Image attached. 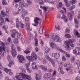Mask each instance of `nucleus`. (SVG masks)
<instances>
[{"label": "nucleus", "mask_w": 80, "mask_h": 80, "mask_svg": "<svg viewBox=\"0 0 80 80\" xmlns=\"http://www.w3.org/2000/svg\"><path fill=\"white\" fill-rule=\"evenodd\" d=\"M74 64L75 65H78V67H77V69L78 70H80V61H77L74 62Z\"/></svg>", "instance_id": "nucleus-16"}, {"label": "nucleus", "mask_w": 80, "mask_h": 80, "mask_svg": "<svg viewBox=\"0 0 80 80\" xmlns=\"http://www.w3.org/2000/svg\"><path fill=\"white\" fill-rule=\"evenodd\" d=\"M3 28H4L5 30H7V28H8V27L6 25H4L3 27Z\"/></svg>", "instance_id": "nucleus-56"}, {"label": "nucleus", "mask_w": 80, "mask_h": 80, "mask_svg": "<svg viewBox=\"0 0 80 80\" xmlns=\"http://www.w3.org/2000/svg\"><path fill=\"white\" fill-rule=\"evenodd\" d=\"M21 40L22 43H25V40H24V39L23 38H21Z\"/></svg>", "instance_id": "nucleus-57"}, {"label": "nucleus", "mask_w": 80, "mask_h": 80, "mask_svg": "<svg viewBox=\"0 0 80 80\" xmlns=\"http://www.w3.org/2000/svg\"><path fill=\"white\" fill-rule=\"evenodd\" d=\"M72 68H73V67H72V66H69L68 68H66V70L68 72V70H72Z\"/></svg>", "instance_id": "nucleus-50"}, {"label": "nucleus", "mask_w": 80, "mask_h": 80, "mask_svg": "<svg viewBox=\"0 0 80 80\" xmlns=\"http://www.w3.org/2000/svg\"><path fill=\"white\" fill-rule=\"evenodd\" d=\"M55 28L56 29H57L58 30H60V26L59 25H58V26H56V25H55Z\"/></svg>", "instance_id": "nucleus-41"}, {"label": "nucleus", "mask_w": 80, "mask_h": 80, "mask_svg": "<svg viewBox=\"0 0 80 80\" xmlns=\"http://www.w3.org/2000/svg\"><path fill=\"white\" fill-rule=\"evenodd\" d=\"M31 57L36 60L37 58V56L36 55L35 52L33 51H32L31 53Z\"/></svg>", "instance_id": "nucleus-17"}, {"label": "nucleus", "mask_w": 80, "mask_h": 80, "mask_svg": "<svg viewBox=\"0 0 80 80\" xmlns=\"http://www.w3.org/2000/svg\"><path fill=\"white\" fill-rule=\"evenodd\" d=\"M59 51H60L61 52L63 53H65L66 54L65 56L67 58H69L70 57V55L69 54L67 53V52L63 50L59 49Z\"/></svg>", "instance_id": "nucleus-15"}, {"label": "nucleus", "mask_w": 80, "mask_h": 80, "mask_svg": "<svg viewBox=\"0 0 80 80\" xmlns=\"http://www.w3.org/2000/svg\"><path fill=\"white\" fill-rule=\"evenodd\" d=\"M27 3H28V5H32V1L31 0H28L27 1Z\"/></svg>", "instance_id": "nucleus-48"}, {"label": "nucleus", "mask_w": 80, "mask_h": 80, "mask_svg": "<svg viewBox=\"0 0 80 80\" xmlns=\"http://www.w3.org/2000/svg\"><path fill=\"white\" fill-rule=\"evenodd\" d=\"M62 60L63 62H65L67 60V58H65L64 56H63L62 58Z\"/></svg>", "instance_id": "nucleus-49"}, {"label": "nucleus", "mask_w": 80, "mask_h": 80, "mask_svg": "<svg viewBox=\"0 0 80 80\" xmlns=\"http://www.w3.org/2000/svg\"><path fill=\"white\" fill-rule=\"evenodd\" d=\"M59 57L60 53H58V54H56V55L54 58H56V59H58V58H59Z\"/></svg>", "instance_id": "nucleus-44"}, {"label": "nucleus", "mask_w": 80, "mask_h": 80, "mask_svg": "<svg viewBox=\"0 0 80 80\" xmlns=\"http://www.w3.org/2000/svg\"><path fill=\"white\" fill-rule=\"evenodd\" d=\"M19 69L22 70V72H26V70H25L23 68V67L22 66H20L19 67Z\"/></svg>", "instance_id": "nucleus-34"}, {"label": "nucleus", "mask_w": 80, "mask_h": 80, "mask_svg": "<svg viewBox=\"0 0 80 80\" xmlns=\"http://www.w3.org/2000/svg\"><path fill=\"white\" fill-rule=\"evenodd\" d=\"M43 28L42 27H41L39 29V32L40 33L42 34L43 33Z\"/></svg>", "instance_id": "nucleus-32"}, {"label": "nucleus", "mask_w": 80, "mask_h": 80, "mask_svg": "<svg viewBox=\"0 0 80 80\" xmlns=\"http://www.w3.org/2000/svg\"><path fill=\"white\" fill-rule=\"evenodd\" d=\"M34 40L35 41V46L36 47H37V45H38V39H37V38H34Z\"/></svg>", "instance_id": "nucleus-29"}, {"label": "nucleus", "mask_w": 80, "mask_h": 80, "mask_svg": "<svg viewBox=\"0 0 80 80\" xmlns=\"http://www.w3.org/2000/svg\"><path fill=\"white\" fill-rule=\"evenodd\" d=\"M30 62H28L27 64H25L26 68V69H27V68H28L30 66Z\"/></svg>", "instance_id": "nucleus-45"}, {"label": "nucleus", "mask_w": 80, "mask_h": 80, "mask_svg": "<svg viewBox=\"0 0 80 80\" xmlns=\"http://www.w3.org/2000/svg\"><path fill=\"white\" fill-rule=\"evenodd\" d=\"M64 2L65 3L66 6L67 7H69V6H70V4H69V2H68V0H64Z\"/></svg>", "instance_id": "nucleus-25"}, {"label": "nucleus", "mask_w": 80, "mask_h": 80, "mask_svg": "<svg viewBox=\"0 0 80 80\" xmlns=\"http://www.w3.org/2000/svg\"><path fill=\"white\" fill-rule=\"evenodd\" d=\"M68 18L69 19L70 21H72V14L70 12H69L68 13Z\"/></svg>", "instance_id": "nucleus-22"}, {"label": "nucleus", "mask_w": 80, "mask_h": 80, "mask_svg": "<svg viewBox=\"0 0 80 80\" xmlns=\"http://www.w3.org/2000/svg\"><path fill=\"white\" fill-rule=\"evenodd\" d=\"M61 19H64V21L65 22H67L68 21V18L65 16V15H63L62 17L61 18Z\"/></svg>", "instance_id": "nucleus-18"}, {"label": "nucleus", "mask_w": 80, "mask_h": 80, "mask_svg": "<svg viewBox=\"0 0 80 80\" xmlns=\"http://www.w3.org/2000/svg\"><path fill=\"white\" fill-rule=\"evenodd\" d=\"M2 3L3 5H8V3L5 0L2 1Z\"/></svg>", "instance_id": "nucleus-35"}, {"label": "nucleus", "mask_w": 80, "mask_h": 80, "mask_svg": "<svg viewBox=\"0 0 80 80\" xmlns=\"http://www.w3.org/2000/svg\"><path fill=\"white\" fill-rule=\"evenodd\" d=\"M13 42L15 44L17 43H18V39H15L14 41H13Z\"/></svg>", "instance_id": "nucleus-55"}, {"label": "nucleus", "mask_w": 80, "mask_h": 80, "mask_svg": "<svg viewBox=\"0 0 80 80\" xmlns=\"http://www.w3.org/2000/svg\"><path fill=\"white\" fill-rule=\"evenodd\" d=\"M1 17H5L6 16V13L4 11H2L1 12V14H0Z\"/></svg>", "instance_id": "nucleus-23"}, {"label": "nucleus", "mask_w": 80, "mask_h": 80, "mask_svg": "<svg viewBox=\"0 0 80 80\" xmlns=\"http://www.w3.org/2000/svg\"><path fill=\"white\" fill-rule=\"evenodd\" d=\"M44 77L45 78H47V79H50V78L52 77V75H51L50 73H47L44 74Z\"/></svg>", "instance_id": "nucleus-13"}, {"label": "nucleus", "mask_w": 80, "mask_h": 80, "mask_svg": "<svg viewBox=\"0 0 80 80\" xmlns=\"http://www.w3.org/2000/svg\"><path fill=\"white\" fill-rule=\"evenodd\" d=\"M74 41L73 40V39H69V42L68 43L67 42V43L66 44V48L68 49V50H71L72 49V48L70 47L69 44L70 45V47H74V44H73V42Z\"/></svg>", "instance_id": "nucleus-3"}, {"label": "nucleus", "mask_w": 80, "mask_h": 80, "mask_svg": "<svg viewBox=\"0 0 80 80\" xmlns=\"http://www.w3.org/2000/svg\"><path fill=\"white\" fill-rule=\"evenodd\" d=\"M41 68L44 71H47V67L46 66H41Z\"/></svg>", "instance_id": "nucleus-28"}, {"label": "nucleus", "mask_w": 80, "mask_h": 80, "mask_svg": "<svg viewBox=\"0 0 80 80\" xmlns=\"http://www.w3.org/2000/svg\"><path fill=\"white\" fill-rule=\"evenodd\" d=\"M17 50H18V51H19H19H21V49L20 48V47L18 46L17 47Z\"/></svg>", "instance_id": "nucleus-62"}, {"label": "nucleus", "mask_w": 80, "mask_h": 80, "mask_svg": "<svg viewBox=\"0 0 80 80\" xmlns=\"http://www.w3.org/2000/svg\"><path fill=\"white\" fill-rule=\"evenodd\" d=\"M11 31L13 33H12L11 35V37L12 38H15V33H18V32H17V31H16V30H15V29H13V30H11Z\"/></svg>", "instance_id": "nucleus-14"}, {"label": "nucleus", "mask_w": 80, "mask_h": 80, "mask_svg": "<svg viewBox=\"0 0 80 80\" xmlns=\"http://www.w3.org/2000/svg\"><path fill=\"white\" fill-rule=\"evenodd\" d=\"M75 57L73 56L72 57V58L71 60L72 62H74L75 61Z\"/></svg>", "instance_id": "nucleus-52"}, {"label": "nucleus", "mask_w": 80, "mask_h": 80, "mask_svg": "<svg viewBox=\"0 0 80 80\" xmlns=\"http://www.w3.org/2000/svg\"><path fill=\"white\" fill-rule=\"evenodd\" d=\"M48 2L49 3H51V4H55L56 3H57V1H50V0H48Z\"/></svg>", "instance_id": "nucleus-30"}, {"label": "nucleus", "mask_w": 80, "mask_h": 80, "mask_svg": "<svg viewBox=\"0 0 80 80\" xmlns=\"http://www.w3.org/2000/svg\"><path fill=\"white\" fill-rule=\"evenodd\" d=\"M25 79H27L29 80H31V76L29 75H27L22 72H21L19 73V75L15 76V78L14 79V80H25Z\"/></svg>", "instance_id": "nucleus-2"}, {"label": "nucleus", "mask_w": 80, "mask_h": 80, "mask_svg": "<svg viewBox=\"0 0 80 80\" xmlns=\"http://www.w3.org/2000/svg\"><path fill=\"white\" fill-rule=\"evenodd\" d=\"M7 59L10 62L11 60V56L8 55L7 56Z\"/></svg>", "instance_id": "nucleus-51"}, {"label": "nucleus", "mask_w": 80, "mask_h": 80, "mask_svg": "<svg viewBox=\"0 0 80 80\" xmlns=\"http://www.w3.org/2000/svg\"><path fill=\"white\" fill-rule=\"evenodd\" d=\"M20 35H21L20 33H18L17 34L18 38H20Z\"/></svg>", "instance_id": "nucleus-61"}, {"label": "nucleus", "mask_w": 80, "mask_h": 80, "mask_svg": "<svg viewBox=\"0 0 80 80\" xmlns=\"http://www.w3.org/2000/svg\"><path fill=\"white\" fill-rule=\"evenodd\" d=\"M70 3L72 5H73V4H75L76 3H77V1L76 0L71 1Z\"/></svg>", "instance_id": "nucleus-43"}, {"label": "nucleus", "mask_w": 80, "mask_h": 80, "mask_svg": "<svg viewBox=\"0 0 80 80\" xmlns=\"http://www.w3.org/2000/svg\"><path fill=\"white\" fill-rule=\"evenodd\" d=\"M41 77L40 75L38 74H36V80H41Z\"/></svg>", "instance_id": "nucleus-24"}, {"label": "nucleus", "mask_w": 80, "mask_h": 80, "mask_svg": "<svg viewBox=\"0 0 80 80\" xmlns=\"http://www.w3.org/2000/svg\"><path fill=\"white\" fill-rule=\"evenodd\" d=\"M52 75L53 76H55V75H57V73H56V71L55 70H54L53 71V72L52 73Z\"/></svg>", "instance_id": "nucleus-58"}, {"label": "nucleus", "mask_w": 80, "mask_h": 80, "mask_svg": "<svg viewBox=\"0 0 80 80\" xmlns=\"http://www.w3.org/2000/svg\"><path fill=\"white\" fill-rule=\"evenodd\" d=\"M62 7H63V4L61 2H59V3H58L57 5V7L58 9L62 8Z\"/></svg>", "instance_id": "nucleus-19"}, {"label": "nucleus", "mask_w": 80, "mask_h": 80, "mask_svg": "<svg viewBox=\"0 0 80 80\" xmlns=\"http://www.w3.org/2000/svg\"><path fill=\"white\" fill-rule=\"evenodd\" d=\"M65 37L66 38H71V36L69 34H66L65 35Z\"/></svg>", "instance_id": "nucleus-38"}, {"label": "nucleus", "mask_w": 80, "mask_h": 80, "mask_svg": "<svg viewBox=\"0 0 80 80\" xmlns=\"http://www.w3.org/2000/svg\"><path fill=\"white\" fill-rule=\"evenodd\" d=\"M1 44L2 46H0V54L1 56H4V53H5V50L4 46L5 44L3 42H1Z\"/></svg>", "instance_id": "nucleus-6"}, {"label": "nucleus", "mask_w": 80, "mask_h": 80, "mask_svg": "<svg viewBox=\"0 0 80 80\" xmlns=\"http://www.w3.org/2000/svg\"><path fill=\"white\" fill-rule=\"evenodd\" d=\"M29 20V18L26 17L25 18V21L26 23V26L25 28L28 31H31L32 30V28L30 27V23L28 22Z\"/></svg>", "instance_id": "nucleus-5"}, {"label": "nucleus", "mask_w": 80, "mask_h": 80, "mask_svg": "<svg viewBox=\"0 0 80 80\" xmlns=\"http://www.w3.org/2000/svg\"><path fill=\"white\" fill-rule=\"evenodd\" d=\"M75 80H80V77H76V78H75Z\"/></svg>", "instance_id": "nucleus-64"}, {"label": "nucleus", "mask_w": 80, "mask_h": 80, "mask_svg": "<svg viewBox=\"0 0 80 80\" xmlns=\"http://www.w3.org/2000/svg\"><path fill=\"white\" fill-rule=\"evenodd\" d=\"M14 63H13V62H11L9 63L8 64V66L9 67H11V66L12 65H13Z\"/></svg>", "instance_id": "nucleus-40"}, {"label": "nucleus", "mask_w": 80, "mask_h": 80, "mask_svg": "<svg viewBox=\"0 0 80 80\" xmlns=\"http://www.w3.org/2000/svg\"><path fill=\"white\" fill-rule=\"evenodd\" d=\"M58 72L61 73L62 74H64L65 73L63 72V69L62 67L61 66H59L58 69Z\"/></svg>", "instance_id": "nucleus-20"}, {"label": "nucleus", "mask_w": 80, "mask_h": 80, "mask_svg": "<svg viewBox=\"0 0 80 80\" xmlns=\"http://www.w3.org/2000/svg\"><path fill=\"white\" fill-rule=\"evenodd\" d=\"M39 3L40 5H43L44 4V2L42 0H39Z\"/></svg>", "instance_id": "nucleus-46"}, {"label": "nucleus", "mask_w": 80, "mask_h": 80, "mask_svg": "<svg viewBox=\"0 0 80 80\" xmlns=\"http://www.w3.org/2000/svg\"><path fill=\"white\" fill-rule=\"evenodd\" d=\"M4 71H5L6 73H8L10 72H12V70L11 69H8L7 68H4Z\"/></svg>", "instance_id": "nucleus-31"}, {"label": "nucleus", "mask_w": 80, "mask_h": 80, "mask_svg": "<svg viewBox=\"0 0 80 80\" xmlns=\"http://www.w3.org/2000/svg\"><path fill=\"white\" fill-rule=\"evenodd\" d=\"M46 58L47 60H48V61H50V62L51 60L52 59L50 58V57H49V56L48 55L47 56H46Z\"/></svg>", "instance_id": "nucleus-37"}, {"label": "nucleus", "mask_w": 80, "mask_h": 80, "mask_svg": "<svg viewBox=\"0 0 80 80\" xmlns=\"http://www.w3.org/2000/svg\"><path fill=\"white\" fill-rule=\"evenodd\" d=\"M51 37L52 39L55 41V42H62V40L60 38V37L58 36H57L56 34H54L51 36Z\"/></svg>", "instance_id": "nucleus-4"}, {"label": "nucleus", "mask_w": 80, "mask_h": 80, "mask_svg": "<svg viewBox=\"0 0 80 80\" xmlns=\"http://www.w3.org/2000/svg\"><path fill=\"white\" fill-rule=\"evenodd\" d=\"M50 62H51V63L52 65V66H53V67H55V62H54V61H53V60L52 59L50 61Z\"/></svg>", "instance_id": "nucleus-39"}, {"label": "nucleus", "mask_w": 80, "mask_h": 80, "mask_svg": "<svg viewBox=\"0 0 80 80\" xmlns=\"http://www.w3.org/2000/svg\"><path fill=\"white\" fill-rule=\"evenodd\" d=\"M16 28H18L19 25H20L21 28H24V24L23 23H22V22H19L18 18H16Z\"/></svg>", "instance_id": "nucleus-8"}, {"label": "nucleus", "mask_w": 80, "mask_h": 80, "mask_svg": "<svg viewBox=\"0 0 80 80\" xmlns=\"http://www.w3.org/2000/svg\"><path fill=\"white\" fill-rule=\"evenodd\" d=\"M74 22H75L76 24V25H78V23H79V22H78V21L76 19V18H74Z\"/></svg>", "instance_id": "nucleus-47"}, {"label": "nucleus", "mask_w": 80, "mask_h": 80, "mask_svg": "<svg viewBox=\"0 0 80 80\" xmlns=\"http://www.w3.org/2000/svg\"><path fill=\"white\" fill-rule=\"evenodd\" d=\"M26 58L28 60L29 62H33L35 60V59L31 56H26Z\"/></svg>", "instance_id": "nucleus-12"}, {"label": "nucleus", "mask_w": 80, "mask_h": 80, "mask_svg": "<svg viewBox=\"0 0 80 80\" xmlns=\"http://www.w3.org/2000/svg\"><path fill=\"white\" fill-rule=\"evenodd\" d=\"M73 33L74 34L78 36V38H80V34L78 33V31H77V30L74 29Z\"/></svg>", "instance_id": "nucleus-21"}, {"label": "nucleus", "mask_w": 80, "mask_h": 80, "mask_svg": "<svg viewBox=\"0 0 80 80\" xmlns=\"http://www.w3.org/2000/svg\"><path fill=\"white\" fill-rule=\"evenodd\" d=\"M14 2L15 3H19L20 5H21V3H22V2L23 1L22 0H14Z\"/></svg>", "instance_id": "nucleus-26"}, {"label": "nucleus", "mask_w": 80, "mask_h": 80, "mask_svg": "<svg viewBox=\"0 0 80 80\" xmlns=\"http://www.w3.org/2000/svg\"><path fill=\"white\" fill-rule=\"evenodd\" d=\"M24 53L26 54H28V53H30V49H27L25 51H24Z\"/></svg>", "instance_id": "nucleus-27"}, {"label": "nucleus", "mask_w": 80, "mask_h": 80, "mask_svg": "<svg viewBox=\"0 0 80 80\" xmlns=\"http://www.w3.org/2000/svg\"><path fill=\"white\" fill-rule=\"evenodd\" d=\"M50 45L52 48H56V49H57V50H60V49L61 50V49H59L58 48H57V46H56V44L53 42H51L50 43Z\"/></svg>", "instance_id": "nucleus-11"}, {"label": "nucleus", "mask_w": 80, "mask_h": 80, "mask_svg": "<svg viewBox=\"0 0 80 80\" xmlns=\"http://www.w3.org/2000/svg\"><path fill=\"white\" fill-rule=\"evenodd\" d=\"M15 47L14 46V45L12 44L11 45V52L12 53V56L14 57H15V56L17 55V51L15 50Z\"/></svg>", "instance_id": "nucleus-7"}, {"label": "nucleus", "mask_w": 80, "mask_h": 80, "mask_svg": "<svg viewBox=\"0 0 80 80\" xmlns=\"http://www.w3.org/2000/svg\"><path fill=\"white\" fill-rule=\"evenodd\" d=\"M50 51V49L49 48L47 49V50L45 51V52L44 53V55L45 57L46 56H48V55H47V53H48V52Z\"/></svg>", "instance_id": "nucleus-33"}, {"label": "nucleus", "mask_w": 80, "mask_h": 80, "mask_svg": "<svg viewBox=\"0 0 80 80\" xmlns=\"http://www.w3.org/2000/svg\"><path fill=\"white\" fill-rule=\"evenodd\" d=\"M17 58L19 60V62L20 63H22L23 61H25V59L24 57L22 55H18Z\"/></svg>", "instance_id": "nucleus-10"}, {"label": "nucleus", "mask_w": 80, "mask_h": 80, "mask_svg": "<svg viewBox=\"0 0 80 80\" xmlns=\"http://www.w3.org/2000/svg\"><path fill=\"white\" fill-rule=\"evenodd\" d=\"M76 6L75 5H73L72 6H70L69 7V8L70 9V10H73V9H74L75 8Z\"/></svg>", "instance_id": "nucleus-36"}, {"label": "nucleus", "mask_w": 80, "mask_h": 80, "mask_svg": "<svg viewBox=\"0 0 80 80\" xmlns=\"http://www.w3.org/2000/svg\"><path fill=\"white\" fill-rule=\"evenodd\" d=\"M20 12L21 13V11H19V10H18L17 12H14L13 13V14L14 15H17V14H19V13H20Z\"/></svg>", "instance_id": "nucleus-54"}, {"label": "nucleus", "mask_w": 80, "mask_h": 80, "mask_svg": "<svg viewBox=\"0 0 80 80\" xmlns=\"http://www.w3.org/2000/svg\"><path fill=\"white\" fill-rule=\"evenodd\" d=\"M0 19L1 22L2 23H3L4 22V18H3L2 17H0Z\"/></svg>", "instance_id": "nucleus-53"}, {"label": "nucleus", "mask_w": 80, "mask_h": 80, "mask_svg": "<svg viewBox=\"0 0 80 80\" xmlns=\"http://www.w3.org/2000/svg\"><path fill=\"white\" fill-rule=\"evenodd\" d=\"M39 40L40 41L41 44L42 45H43V41L42 40V39H40Z\"/></svg>", "instance_id": "nucleus-59"}, {"label": "nucleus", "mask_w": 80, "mask_h": 80, "mask_svg": "<svg viewBox=\"0 0 80 80\" xmlns=\"http://www.w3.org/2000/svg\"><path fill=\"white\" fill-rule=\"evenodd\" d=\"M78 19H80V11H79L78 14Z\"/></svg>", "instance_id": "nucleus-60"}, {"label": "nucleus", "mask_w": 80, "mask_h": 80, "mask_svg": "<svg viewBox=\"0 0 80 80\" xmlns=\"http://www.w3.org/2000/svg\"><path fill=\"white\" fill-rule=\"evenodd\" d=\"M40 20V18L37 17L35 18H34V20L35 23L32 24V25L35 26L36 27L38 26V23H40V22H41Z\"/></svg>", "instance_id": "nucleus-9"}, {"label": "nucleus", "mask_w": 80, "mask_h": 80, "mask_svg": "<svg viewBox=\"0 0 80 80\" xmlns=\"http://www.w3.org/2000/svg\"><path fill=\"white\" fill-rule=\"evenodd\" d=\"M56 55H57V53H52V56L53 57H54L55 58Z\"/></svg>", "instance_id": "nucleus-63"}, {"label": "nucleus", "mask_w": 80, "mask_h": 80, "mask_svg": "<svg viewBox=\"0 0 80 80\" xmlns=\"http://www.w3.org/2000/svg\"><path fill=\"white\" fill-rule=\"evenodd\" d=\"M70 28H67L66 29V30L65 31V33H69L70 31Z\"/></svg>", "instance_id": "nucleus-42"}, {"label": "nucleus", "mask_w": 80, "mask_h": 80, "mask_svg": "<svg viewBox=\"0 0 80 80\" xmlns=\"http://www.w3.org/2000/svg\"><path fill=\"white\" fill-rule=\"evenodd\" d=\"M28 5L27 4H26L24 3V1H22V2H21V5L20 6V9H19V11L21 12V13H22L21 17L22 19H24L25 18V15H28V12L24 9L23 7H28Z\"/></svg>", "instance_id": "nucleus-1"}]
</instances>
